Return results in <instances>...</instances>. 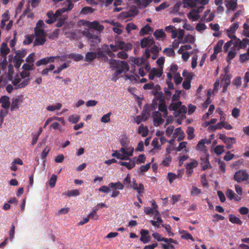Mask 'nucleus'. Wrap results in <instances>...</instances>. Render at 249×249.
I'll return each mask as SVG.
<instances>
[{
    "mask_svg": "<svg viewBox=\"0 0 249 249\" xmlns=\"http://www.w3.org/2000/svg\"><path fill=\"white\" fill-rule=\"evenodd\" d=\"M82 34L87 38L91 47H95L101 42L100 34L95 32L93 30L91 29L85 30L82 32Z\"/></svg>",
    "mask_w": 249,
    "mask_h": 249,
    "instance_id": "1",
    "label": "nucleus"
},
{
    "mask_svg": "<svg viewBox=\"0 0 249 249\" xmlns=\"http://www.w3.org/2000/svg\"><path fill=\"white\" fill-rule=\"evenodd\" d=\"M109 63L114 69H117L115 72L117 75H119L124 72L128 71L129 69L128 64L124 61L110 59Z\"/></svg>",
    "mask_w": 249,
    "mask_h": 249,
    "instance_id": "2",
    "label": "nucleus"
},
{
    "mask_svg": "<svg viewBox=\"0 0 249 249\" xmlns=\"http://www.w3.org/2000/svg\"><path fill=\"white\" fill-rule=\"evenodd\" d=\"M249 178V175L246 170H239L236 171L233 177L234 180L239 183L247 181Z\"/></svg>",
    "mask_w": 249,
    "mask_h": 249,
    "instance_id": "3",
    "label": "nucleus"
},
{
    "mask_svg": "<svg viewBox=\"0 0 249 249\" xmlns=\"http://www.w3.org/2000/svg\"><path fill=\"white\" fill-rule=\"evenodd\" d=\"M86 25L88 27V29L93 30L95 32H98L101 34L104 29V26L101 25L99 22L96 20L90 22L87 21Z\"/></svg>",
    "mask_w": 249,
    "mask_h": 249,
    "instance_id": "4",
    "label": "nucleus"
},
{
    "mask_svg": "<svg viewBox=\"0 0 249 249\" xmlns=\"http://www.w3.org/2000/svg\"><path fill=\"white\" fill-rule=\"evenodd\" d=\"M161 116V114L159 111H155L153 112L152 117L155 126H159L164 122V119L162 118Z\"/></svg>",
    "mask_w": 249,
    "mask_h": 249,
    "instance_id": "5",
    "label": "nucleus"
},
{
    "mask_svg": "<svg viewBox=\"0 0 249 249\" xmlns=\"http://www.w3.org/2000/svg\"><path fill=\"white\" fill-rule=\"evenodd\" d=\"M196 3V0H183L182 3L178 2L175 5V8L178 7L181 5H183L184 8H192L195 6Z\"/></svg>",
    "mask_w": 249,
    "mask_h": 249,
    "instance_id": "6",
    "label": "nucleus"
},
{
    "mask_svg": "<svg viewBox=\"0 0 249 249\" xmlns=\"http://www.w3.org/2000/svg\"><path fill=\"white\" fill-rule=\"evenodd\" d=\"M10 52V49L6 43L3 42L0 47V53L1 59L3 58V61H6V55Z\"/></svg>",
    "mask_w": 249,
    "mask_h": 249,
    "instance_id": "7",
    "label": "nucleus"
},
{
    "mask_svg": "<svg viewBox=\"0 0 249 249\" xmlns=\"http://www.w3.org/2000/svg\"><path fill=\"white\" fill-rule=\"evenodd\" d=\"M154 41L151 36L147 37H144L141 41V46L142 48L149 47L154 44Z\"/></svg>",
    "mask_w": 249,
    "mask_h": 249,
    "instance_id": "8",
    "label": "nucleus"
},
{
    "mask_svg": "<svg viewBox=\"0 0 249 249\" xmlns=\"http://www.w3.org/2000/svg\"><path fill=\"white\" fill-rule=\"evenodd\" d=\"M149 231L147 230H142L141 231L140 241L143 244H146L151 240V237L148 235Z\"/></svg>",
    "mask_w": 249,
    "mask_h": 249,
    "instance_id": "9",
    "label": "nucleus"
},
{
    "mask_svg": "<svg viewBox=\"0 0 249 249\" xmlns=\"http://www.w3.org/2000/svg\"><path fill=\"white\" fill-rule=\"evenodd\" d=\"M162 74V70L157 69L155 68H153L150 71L148 75L149 79L151 80L154 79L155 76L160 77Z\"/></svg>",
    "mask_w": 249,
    "mask_h": 249,
    "instance_id": "10",
    "label": "nucleus"
},
{
    "mask_svg": "<svg viewBox=\"0 0 249 249\" xmlns=\"http://www.w3.org/2000/svg\"><path fill=\"white\" fill-rule=\"evenodd\" d=\"M0 103L1 104V107L7 109L10 106V102L9 101V97L7 96H2L0 98Z\"/></svg>",
    "mask_w": 249,
    "mask_h": 249,
    "instance_id": "11",
    "label": "nucleus"
},
{
    "mask_svg": "<svg viewBox=\"0 0 249 249\" xmlns=\"http://www.w3.org/2000/svg\"><path fill=\"white\" fill-rule=\"evenodd\" d=\"M219 138L221 140L226 144L229 143H235L236 139L233 137H227L224 134H219Z\"/></svg>",
    "mask_w": 249,
    "mask_h": 249,
    "instance_id": "12",
    "label": "nucleus"
},
{
    "mask_svg": "<svg viewBox=\"0 0 249 249\" xmlns=\"http://www.w3.org/2000/svg\"><path fill=\"white\" fill-rule=\"evenodd\" d=\"M232 44H233V47L231 48H234V50L236 49L237 50H239L240 49L242 48V43H241V40L237 38L235 36H233V38H232Z\"/></svg>",
    "mask_w": 249,
    "mask_h": 249,
    "instance_id": "13",
    "label": "nucleus"
},
{
    "mask_svg": "<svg viewBox=\"0 0 249 249\" xmlns=\"http://www.w3.org/2000/svg\"><path fill=\"white\" fill-rule=\"evenodd\" d=\"M131 187L135 190L137 191L139 195L143 193L144 190V186L142 183H140L139 186L136 182V180L133 179Z\"/></svg>",
    "mask_w": 249,
    "mask_h": 249,
    "instance_id": "14",
    "label": "nucleus"
},
{
    "mask_svg": "<svg viewBox=\"0 0 249 249\" xmlns=\"http://www.w3.org/2000/svg\"><path fill=\"white\" fill-rule=\"evenodd\" d=\"M199 11L198 10H192L188 14L187 16L189 19H192L194 21H197L200 18L198 13Z\"/></svg>",
    "mask_w": 249,
    "mask_h": 249,
    "instance_id": "15",
    "label": "nucleus"
},
{
    "mask_svg": "<svg viewBox=\"0 0 249 249\" xmlns=\"http://www.w3.org/2000/svg\"><path fill=\"white\" fill-rule=\"evenodd\" d=\"M47 16H48L49 19L45 21L46 23L47 24H51L52 23H54L57 19L56 16L54 14L53 11H49L47 13Z\"/></svg>",
    "mask_w": 249,
    "mask_h": 249,
    "instance_id": "16",
    "label": "nucleus"
},
{
    "mask_svg": "<svg viewBox=\"0 0 249 249\" xmlns=\"http://www.w3.org/2000/svg\"><path fill=\"white\" fill-rule=\"evenodd\" d=\"M97 57V54L96 53L92 52H88L85 57V60L87 62H92Z\"/></svg>",
    "mask_w": 249,
    "mask_h": 249,
    "instance_id": "17",
    "label": "nucleus"
},
{
    "mask_svg": "<svg viewBox=\"0 0 249 249\" xmlns=\"http://www.w3.org/2000/svg\"><path fill=\"white\" fill-rule=\"evenodd\" d=\"M152 93L154 95L155 99L159 101V103L165 102L164 96L162 92H159L158 91H153Z\"/></svg>",
    "mask_w": 249,
    "mask_h": 249,
    "instance_id": "18",
    "label": "nucleus"
},
{
    "mask_svg": "<svg viewBox=\"0 0 249 249\" xmlns=\"http://www.w3.org/2000/svg\"><path fill=\"white\" fill-rule=\"evenodd\" d=\"M192 75H188L183 82L182 87L185 89H189L191 88V81L192 79Z\"/></svg>",
    "mask_w": 249,
    "mask_h": 249,
    "instance_id": "19",
    "label": "nucleus"
},
{
    "mask_svg": "<svg viewBox=\"0 0 249 249\" xmlns=\"http://www.w3.org/2000/svg\"><path fill=\"white\" fill-rule=\"evenodd\" d=\"M112 156L113 157H115L118 159L121 160H129V158L128 156H125L124 154H121L119 153V152L117 150L114 151L113 153L112 154Z\"/></svg>",
    "mask_w": 249,
    "mask_h": 249,
    "instance_id": "20",
    "label": "nucleus"
},
{
    "mask_svg": "<svg viewBox=\"0 0 249 249\" xmlns=\"http://www.w3.org/2000/svg\"><path fill=\"white\" fill-rule=\"evenodd\" d=\"M46 41L45 36H40L36 37L34 42V46H39L43 45Z\"/></svg>",
    "mask_w": 249,
    "mask_h": 249,
    "instance_id": "21",
    "label": "nucleus"
},
{
    "mask_svg": "<svg viewBox=\"0 0 249 249\" xmlns=\"http://www.w3.org/2000/svg\"><path fill=\"white\" fill-rule=\"evenodd\" d=\"M229 221L233 224H236L239 225H241L242 224V221L235 215L232 214H230L229 215Z\"/></svg>",
    "mask_w": 249,
    "mask_h": 249,
    "instance_id": "22",
    "label": "nucleus"
},
{
    "mask_svg": "<svg viewBox=\"0 0 249 249\" xmlns=\"http://www.w3.org/2000/svg\"><path fill=\"white\" fill-rule=\"evenodd\" d=\"M153 35L157 39L164 38L166 36V35L162 29L156 30L154 32Z\"/></svg>",
    "mask_w": 249,
    "mask_h": 249,
    "instance_id": "23",
    "label": "nucleus"
},
{
    "mask_svg": "<svg viewBox=\"0 0 249 249\" xmlns=\"http://www.w3.org/2000/svg\"><path fill=\"white\" fill-rule=\"evenodd\" d=\"M237 0H230L226 5L228 9L235 11L237 7Z\"/></svg>",
    "mask_w": 249,
    "mask_h": 249,
    "instance_id": "24",
    "label": "nucleus"
},
{
    "mask_svg": "<svg viewBox=\"0 0 249 249\" xmlns=\"http://www.w3.org/2000/svg\"><path fill=\"white\" fill-rule=\"evenodd\" d=\"M195 41V38L192 35L188 34L186 36L184 39L180 41L181 43L184 44L186 43H193Z\"/></svg>",
    "mask_w": 249,
    "mask_h": 249,
    "instance_id": "25",
    "label": "nucleus"
},
{
    "mask_svg": "<svg viewBox=\"0 0 249 249\" xmlns=\"http://www.w3.org/2000/svg\"><path fill=\"white\" fill-rule=\"evenodd\" d=\"M180 233L181 234V238L182 239H185L186 240L190 239L192 241H194V238L192 235L187 231L183 230L180 231Z\"/></svg>",
    "mask_w": 249,
    "mask_h": 249,
    "instance_id": "26",
    "label": "nucleus"
},
{
    "mask_svg": "<svg viewBox=\"0 0 249 249\" xmlns=\"http://www.w3.org/2000/svg\"><path fill=\"white\" fill-rule=\"evenodd\" d=\"M119 164L122 166H125L128 169H131L135 166V162L134 160L130 161V162L119 161Z\"/></svg>",
    "mask_w": 249,
    "mask_h": 249,
    "instance_id": "27",
    "label": "nucleus"
},
{
    "mask_svg": "<svg viewBox=\"0 0 249 249\" xmlns=\"http://www.w3.org/2000/svg\"><path fill=\"white\" fill-rule=\"evenodd\" d=\"M65 58H70L76 61L82 60L84 58L83 55L77 53H71L68 55V57L66 56Z\"/></svg>",
    "mask_w": 249,
    "mask_h": 249,
    "instance_id": "28",
    "label": "nucleus"
},
{
    "mask_svg": "<svg viewBox=\"0 0 249 249\" xmlns=\"http://www.w3.org/2000/svg\"><path fill=\"white\" fill-rule=\"evenodd\" d=\"M236 55L235 50L234 48H231V50L229 51L228 53V55L227 56L226 60L227 62L229 63H231V61L232 59L234 58Z\"/></svg>",
    "mask_w": 249,
    "mask_h": 249,
    "instance_id": "29",
    "label": "nucleus"
},
{
    "mask_svg": "<svg viewBox=\"0 0 249 249\" xmlns=\"http://www.w3.org/2000/svg\"><path fill=\"white\" fill-rule=\"evenodd\" d=\"M181 105V102L180 101H178L176 103H173V102L169 106V109L171 110L176 111L179 108Z\"/></svg>",
    "mask_w": 249,
    "mask_h": 249,
    "instance_id": "30",
    "label": "nucleus"
},
{
    "mask_svg": "<svg viewBox=\"0 0 249 249\" xmlns=\"http://www.w3.org/2000/svg\"><path fill=\"white\" fill-rule=\"evenodd\" d=\"M108 186L110 188H116L121 190H123L124 188V185L120 181H118L116 183L111 182L109 183Z\"/></svg>",
    "mask_w": 249,
    "mask_h": 249,
    "instance_id": "31",
    "label": "nucleus"
},
{
    "mask_svg": "<svg viewBox=\"0 0 249 249\" xmlns=\"http://www.w3.org/2000/svg\"><path fill=\"white\" fill-rule=\"evenodd\" d=\"M138 133L139 134H142V136L143 137H145L148 134V128L147 126H144V125L142 124H141L139 128Z\"/></svg>",
    "mask_w": 249,
    "mask_h": 249,
    "instance_id": "32",
    "label": "nucleus"
},
{
    "mask_svg": "<svg viewBox=\"0 0 249 249\" xmlns=\"http://www.w3.org/2000/svg\"><path fill=\"white\" fill-rule=\"evenodd\" d=\"M35 36L36 37L44 36H46V34L43 28H35Z\"/></svg>",
    "mask_w": 249,
    "mask_h": 249,
    "instance_id": "33",
    "label": "nucleus"
},
{
    "mask_svg": "<svg viewBox=\"0 0 249 249\" xmlns=\"http://www.w3.org/2000/svg\"><path fill=\"white\" fill-rule=\"evenodd\" d=\"M19 103V99L18 98H14L13 99L11 106V110L13 111L18 108V104Z\"/></svg>",
    "mask_w": 249,
    "mask_h": 249,
    "instance_id": "34",
    "label": "nucleus"
},
{
    "mask_svg": "<svg viewBox=\"0 0 249 249\" xmlns=\"http://www.w3.org/2000/svg\"><path fill=\"white\" fill-rule=\"evenodd\" d=\"M191 162L186 165V169H193L194 167H196L198 165V162L194 159H191Z\"/></svg>",
    "mask_w": 249,
    "mask_h": 249,
    "instance_id": "35",
    "label": "nucleus"
},
{
    "mask_svg": "<svg viewBox=\"0 0 249 249\" xmlns=\"http://www.w3.org/2000/svg\"><path fill=\"white\" fill-rule=\"evenodd\" d=\"M141 116L145 121H146L150 116L149 109L147 108H144Z\"/></svg>",
    "mask_w": 249,
    "mask_h": 249,
    "instance_id": "36",
    "label": "nucleus"
},
{
    "mask_svg": "<svg viewBox=\"0 0 249 249\" xmlns=\"http://www.w3.org/2000/svg\"><path fill=\"white\" fill-rule=\"evenodd\" d=\"M223 43L224 41L223 40H220L218 41L214 47V51L215 52V53H219V52L221 50Z\"/></svg>",
    "mask_w": 249,
    "mask_h": 249,
    "instance_id": "37",
    "label": "nucleus"
},
{
    "mask_svg": "<svg viewBox=\"0 0 249 249\" xmlns=\"http://www.w3.org/2000/svg\"><path fill=\"white\" fill-rule=\"evenodd\" d=\"M62 107V105L60 103H57L55 105L49 106L47 107L46 109L48 111H53L55 110H59Z\"/></svg>",
    "mask_w": 249,
    "mask_h": 249,
    "instance_id": "38",
    "label": "nucleus"
},
{
    "mask_svg": "<svg viewBox=\"0 0 249 249\" xmlns=\"http://www.w3.org/2000/svg\"><path fill=\"white\" fill-rule=\"evenodd\" d=\"M225 71L226 73L224 75L222 80L225 82V85L229 86L231 84V75L230 74H227V73L228 72V71L227 69H225Z\"/></svg>",
    "mask_w": 249,
    "mask_h": 249,
    "instance_id": "39",
    "label": "nucleus"
},
{
    "mask_svg": "<svg viewBox=\"0 0 249 249\" xmlns=\"http://www.w3.org/2000/svg\"><path fill=\"white\" fill-rule=\"evenodd\" d=\"M163 53L168 56L174 57L175 55V51L172 48H166L164 49Z\"/></svg>",
    "mask_w": 249,
    "mask_h": 249,
    "instance_id": "40",
    "label": "nucleus"
},
{
    "mask_svg": "<svg viewBox=\"0 0 249 249\" xmlns=\"http://www.w3.org/2000/svg\"><path fill=\"white\" fill-rule=\"evenodd\" d=\"M204 160L205 161L201 162L202 170H205L211 167L208 158H204Z\"/></svg>",
    "mask_w": 249,
    "mask_h": 249,
    "instance_id": "41",
    "label": "nucleus"
},
{
    "mask_svg": "<svg viewBox=\"0 0 249 249\" xmlns=\"http://www.w3.org/2000/svg\"><path fill=\"white\" fill-rule=\"evenodd\" d=\"M194 129L192 127H188V129L187 130V133L188 135V139L189 140H192L194 138L195 135H194Z\"/></svg>",
    "mask_w": 249,
    "mask_h": 249,
    "instance_id": "42",
    "label": "nucleus"
},
{
    "mask_svg": "<svg viewBox=\"0 0 249 249\" xmlns=\"http://www.w3.org/2000/svg\"><path fill=\"white\" fill-rule=\"evenodd\" d=\"M214 152L217 155H220L224 152V145H217L214 149Z\"/></svg>",
    "mask_w": 249,
    "mask_h": 249,
    "instance_id": "43",
    "label": "nucleus"
},
{
    "mask_svg": "<svg viewBox=\"0 0 249 249\" xmlns=\"http://www.w3.org/2000/svg\"><path fill=\"white\" fill-rule=\"evenodd\" d=\"M57 180V176L55 175H53L49 180V184L51 188L54 187Z\"/></svg>",
    "mask_w": 249,
    "mask_h": 249,
    "instance_id": "44",
    "label": "nucleus"
},
{
    "mask_svg": "<svg viewBox=\"0 0 249 249\" xmlns=\"http://www.w3.org/2000/svg\"><path fill=\"white\" fill-rule=\"evenodd\" d=\"M205 140L204 139L201 140L196 145L197 149L200 151H203L205 148Z\"/></svg>",
    "mask_w": 249,
    "mask_h": 249,
    "instance_id": "45",
    "label": "nucleus"
},
{
    "mask_svg": "<svg viewBox=\"0 0 249 249\" xmlns=\"http://www.w3.org/2000/svg\"><path fill=\"white\" fill-rule=\"evenodd\" d=\"M151 30V28L148 24L144 26L141 30L140 33L142 35H146Z\"/></svg>",
    "mask_w": 249,
    "mask_h": 249,
    "instance_id": "46",
    "label": "nucleus"
},
{
    "mask_svg": "<svg viewBox=\"0 0 249 249\" xmlns=\"http://www.w3.org/2000/svg\"><path fill=\"white\" fill-rule=\"evenodd\" d=\"M69 121L72 124H76L80 120V116L77 115H72L69 117Z\"/></svg>",
    "mask_w": 249,
    "mask_h": 249,
    "instance_id": "47",
    "label": "nucleus"
},
{
    "mask_svg": "<svg viewBox=\"0 0 249 249\" xmlns=\"http://www.w3.org/2000/svg\"><path fill=\"white\" fill-rule=\"evenodd\" d=\"M162 227L165 228V230L168 233V235L169 236H173L174 234L172 231V228L171 226L169 224H162Z\"/></svg>",
    "mask_w": 249,
    "mask_h": 249,
    "instance_id": "48",
    "label": "nucleus"
},
{
    "mask_svg": "<svg viewBox=\"0 0 249 249\" xmlns=\"http://www.w3.org/2000/svg\"><path fill=\"white\" fill-rule=\"evenodd\" d=\"M34 36L33 35H27L24 40L23 42L24 45H29L31 44L33 40Z\"/></svg>",
    "mask_w": 249,
    "mask_h": 249,
    "instance_id": "49",
    "label": "nucleus"
},
{
    "mask_svg": "<svg viewBox=\"0 0 249 249\" xmlns=\"http://www.w3.org/2000/svg\"><path fill=\"white\" fill-rule=\"evenodd\" d=\"M178 177V175H177L171 172L168 173L167 175V178L169 180L170 183H172L173 180L177 178Z\"/></svg>",
    "mask_w": 249,
    "mask_h": 249,
    "instance_id": "50",
    "label": "nucleus"
},
{
    "mask_svg": "<svg viewBox=\"0 0 249 249\" xmlns=\"http://www.w3.org/2000/svg\"><path fill=\"white\" fill-rule=\"evenodd\" d=\"M125 77L126 79L130 80L132 82H137L139 76L138 75L134 76L133 75L126 74Z\"/></svg>",
    "mask_w": 249,
    "mask_h": 249,
    "instance_id": "51",
    "label": "nucleus"
},
{
    "mask_svg": "<svg viewBox=\"0 0 249 249\" xmlns=\"http://www.w3.org/2000/svg\"><path fill=\"white\" fill-rule=\"evenodd\" d=\"M137 26L133 23H129L127 24L125 29L128 33H129L131 31L136 30Z\"/></svg>",
    "mask_w": 249,
    "mask_h": 249,
    "instance_id": "52",
    "label": "nucleus"
},
{
    "mask_svg": "<svg viewBox=\"0 0 249 249\" xmlns=\"http://www.w3.org/2000/svg\"><path fill=\"white\" fill-rule=\"evenodd\" d=\"M111 115V112H109L108 113L104 115L101 119L102 122L107 123L110 121V116Z\"/></svg>",
    "mask_w": 249,
    "mask_h": 249,
    "instance_id": "53",
    "label": "nucleus"
},
{
    "mask_svg": "<svg viewBox=\"0 0 249 249\" xmlns=\"http://www.w3.org/2000/svg\"><path fill=\"white\" fill-rule=\"evenodd\" d=\"M152 145L154 147V149H160L161 148V145L159 144V139L157 138H155L152 142Z\"/></svg>",
    "mask_w": 249,
    "mask_h": 249,
    "instance_id": "54",
    "label": "nucleus"
},
{
    "mask_svg": "<svg viewBox=\"0 0 249 249\" xmlns=\"http://www.w3.org/2000/svg\"><path fill=\"white\" fill-rule=\"evenodd\" d=\"M26 53L27 52L26 50H23L22 51L18 50L16 51V55L15 56H17V58L22 59L25 56Z\"/></svg>",
    "mask_w": 249,
    "mask_h": 249,
    "instance_id": "55",
    "label": "nucleus"
},
{
    "mask_svg": "<svg viewBox=\"0 0 249 249\" xmlns=\"http://www.w3.org/2000/svg\"><path fill=\"white\" fill-rule=\"evenodd\" d=\"M69 67L66 63H64L59 67L56 70L53 71L54 74H59L63 70Z\"/></svg>",
    "mask_w": 249,
    "mask_h": 249,
    "instance_id": "56",
    "label": "nucleus"
},
{
    "mask_svg": "<svg viewBox=\"0 0 249 249\" xmlns=\"http://www.w3.org/2000/svg\"><path fill=\"white\" fill-rule=\"evenodd\" d=\"M206 28L207 27L206 25L204 23H197L196 27V30L200 32L205 30L206 29Z\"/></svg>",
    "mask_w": 249,
    "mask_h": 249,
    "instance_id": "57",
    "label": "nucleus"
},
{
    "mask_svg": "<svg viewBox=\"0 0 249 249\" xmlns=\"http://www.w3.org/2000/svg\"><path fill=\"white\" fill-rule=\"evenodd\" d=\"M79 195V191L77 190H72L71 191H69L67 194L66 195L68 197H71L72 196H77Z\"/></svg>",
    "mask_w": 249,
    "mask_h": 249,
    "instance_id": "58",
    "label": "nucleus"
},
{
    "mask_svg": "<svg viewBox=\"0 0 249 249\" xmlns=\"http://www.w3.org/2000/svg\"><path fill=\"white\" fill-rule=\"evenodd\" d=\"M192 48V46L190 45H189V44H187V45H182L181 46L180 48L179 49V50H178V53L179 54H181L182 53V52L184 51V50H190Z\"/></svg>",
    "mask_w": 249,
    "mask_h": 249,
    "instance_id": "59",
    "label": "nucleus"
},
{
    "mask_svg": "<svg viewBox=\"0 0 249 249\" xmlns=\"http://www.w3.org/2000/svg\"><path fill=\"white\" fill-rule=\"evenodd\" d=\"M232 84L237 87H239L241 85V78L240 76L236 77L233 81Z\"/></svg>",
    "mask_w": 249,
    "mask_h": 249,
    "instance_id": "60",
    "label": "nucleus"
},
{
    "mask_svg": "<svg viewBox=\"0 0 249 249\" xmlns=\"http://www.w3.org/2000/svg\"><path fill=\"white\" fill-rule=\"evenodd\" d=\"M174 81L176 85L180 84L182 81V78L180 76L179 73H176L174 76Z\"/></svg>",
    "mask_w": 249,
    "mask_h": 249,
    "instance_id": "61",
    "label": "nucleus"
},
{
    "mask_svg": "<svg viewBox=\"0 0 249 249\" xmlns=\"http://www.w3.org/2000/svg\"><path fill=\"white\" fill-rule=\"evenodd\" d=\"M239 26L238 23L236 22L230 27V29L228 30V32H231V33H234V32L238 29Z\"/></svg>",
    "mask_w": 249,
    "mask_h": 249,
    "instance_id": "62",
    "label": "nucleus"
},
{
    "mask_svg": "<svg viewBox=\"0 0 249 249\" xmlns=\"http://www.w3.org/2000/svg\"><path fill=\"white\" fill-rule=\"evenodd\" d=\"M93 12V8L90 7H85L81 10V13L84 14L91 13Z\"/></svg>",
    "mask_w": 249,
    "mask_h": 249,
    "instance_id": "63",
    "label": "nucleus"
},
{
    "mask_svg": "<svg viewBox=\"0 0 249 249\" xmlns=\"http://www.w3.org/2000/svg\"><path fill=\"white\" fill-rule=\"evenodd\" d=\"M171 161V157L168 155L162 161V164L165 166H168Z\"/></svg>",
    "mask_w": 249,
    "mask_h": 249,
    "instance_id": "64",
    "label": "nucleus"
}]
</instances>
